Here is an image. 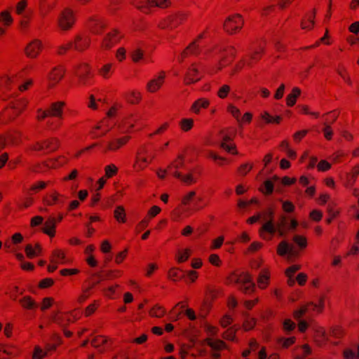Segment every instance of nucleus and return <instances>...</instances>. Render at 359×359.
<instances>
[{
    "label": "nucleus",
    "instance_id": "nucleus-28",
    "mask_svg": "<svg viewBox=\"0 0 359 359\" xmlns=\"http://www.w3.org/2000/svg\"><path fill=\"white\" fill-rule=\"evenodd\" d=\"M170 15L171 17L174 27L176 29L188 20L189 17V13L186 11H177Z\"/></svg>",
    "mask_w": 359,
    "mask_h": 359
},
{
    "label": "nucleus",
    "instance_id": "nucleus-22",
    "mask_svg": "<svg viewBox=\"0 0 359 359\" xmlns=\"http://www.w3.org/2000/svg\"><path fill=\"white\" fill-rule=\"evenodd\" d=\"M222 51L225 53V55L220 60L219 63L222 66H226L234 60L237 54V50L233 46H226L223 48Z\"/></svg>",
    "mask_w": 359,
    "mask_h": 359
},
{
    "label": "nucleus",
    "instance_id": "nucleus-15",
    "mask_svg": "<svg viewBox=\"0 0 359 359\" xmlns=\"http://www.w3.org/2000/svg\"><path fill=\"white\" fill-rule=\"evenodd\" d=\"M89 31L96 35L102 34L107 27L104 20L97 17H91L87 21Z\"/></svg>",
    "mask_w": 359,
    "mask_h": 359
},
{
    "label": "nucleus",
    "instance_id": "nucleus-45",
    "mask_svg": "<svg viewBox=\"0 0 359 359\" xmlns=\"http://www.w3.org/2000/svg\"><path fill=\"white\" fill-rule=\"evenodd\" d=\"M114 217L118 223L126 222V213L123 205H118L114 210Z\"/></svg>",
    "mask_w": 359,
    "mask_h": 359
},
{
    "label": "nucleus",
    "instance_id": "nucleus-49",
    "mask_svg": "<svg viewBox=\"0 0 359 359\" xmlns=\"http://www.w3.org/2000/svg\"><path fill=\"white\" fill-rule=\"evenodd\" d=\"M165 309L159 304L154 305L149 311V315L151 317L163 318L165 314Z\"/></svg>",
    "mask_w": 359,
    "mask_h": 359
},
{
    "label": "nucleus",
    "instance_id": "nucleus-5",
    "mask_svg": "<svg viewBox=\"0 0 359 359\" xmlns=\"http://www.w3.org/2000/svg\"><path fill=\"white\" fill-rule=\"evenodd\" d=\"M123 38L124 34L120 29H113L104 36L101 43V48L105 50H109L120 43Z\"/></svg>",
    "mask_w": 359,
    "mask_h": 359
},
{
    "label": "nucleus",
    "instance_id": "nucleus-10",
    "mask_svg": "<svg viewBox=\"0 0 359 359\" xmlns=\"http://www.w3.org/2000/svg\"><path fill=\"white\" fill-rule=\"evenodd\" d=\"M43 49V44L41 40L35 39L28 43L24 49L25 55L30 59H36L39 57Z\"/></svg>",
    "mask_w": 359,
    "mask_h": 359
},
{
    "label": "nucleus",
    "instance_id": "nucleus-26",
    "mask_svg": "<svg viewBox=\"0 0 359 359\" xmlns=\"http://www.w3.org/2000/svg\"><path fill=\"white\" fill-rule=\"evenodd\" d=\"M56 219L53 217H49L44 223L41 231L53 238L55 236Z\"/></svg>",
    "mask_w": 359,
    "mask_h": 359
},
{
    "label": "nucleus",
    "instance_id": "nucleus-12",
    "mask_svg": "<svg viewBox=\"0 0 359 359\" xmlns=\"http://www.w3.org/2000/svg\"><path fill=\"white\" fill-rule=\"evenodd\" d=\"M131 137L124 135L118 138L112 139L107 142L106 147L103 149V154L109 152H116L126 146L130 141Z\"/></svg>",
    "mask_w": 359,
    "mask_h": 359
},
{
    "label": "nucleus",
    "instance_id": "nucleus-50",
    "mask_svg": "<svg viewBox=\"0 0 359 359\" xmlns=\"http://www.w3.org/2000/svg\"><path fill=\"white\" fill-rule=\"evenodd\" d=\"M172 19H171V17L170 15H168L166 16L165 18L161 19L157 27L158 28L161 29H169V30H172L175 29L174 27V25H173V23L172 22Z\"/></svg>",
    "mask_w": 359,
    "mask_h": 359
},
{
    "label": "nucleus",
    "instance_id": "nucleus-17",
    "mask_svg": "<svg viewBox=\"0 0 359 359\" xmlns=\"http://www.w3.org/2000/svg\"><path fill=\"white\" fill-rule=\"evenodd\" d=\"M266 214L269 218V221H267L265 224H264L261 228L259 229V233L260 237L262 238H265L264 233L266 232L270 233L271 235H273L276 232V229L273 224V217H274V211L272 208H269L266 210Z\"/></svg>",
    "mask_w": 359,
    "mask_h": 359
},
{
    "label": "nucleus",
    "instance_id": "nucleus-3",
    "mask_svg": "<svg viewBox=\"0 0 359 359\" xmlns=\"http://www.w3.org/2000/svg\"><path fill=\"white\" fill-rule=\"evenodd\" d=\"M154 156L149 154L147 146L140 147L136 154L133 168L140 172L145 169L152 161Z\"/></svg>",
    "mask_w": 359,
    "mask_h": 359
},
{
    "label": "nucleus",
    "instance_id": "nucleus-64",
    "mask_svg": "<svg viewBox=\"0 0 359 359\" xmlns=\"http://www.w3.org/2000/svg\"><path fill=\"white\" fill-rule=\"evenodd\" d=\"M309 309H311L309 303L302 306L299 309L293 312V317L296 320L301 318Z\"/></svg>",
    "mask_w": 359,
    "mask_h": 359
},
{
    "label": "nucleus",
    "instance_id": "nucleus-25",
    "mask_svg": "<svg viewBox=\"0 0 359 359\" xmlns=\"http://www.w3.org/2000/svg\"><path fill=\"white\" fill-rule=\"evenodd\" d=\"M330 115H332V119L331 121L325 119V121L323 123L324 128L323 129L324 137L327 140H331L332 139L333 130L330 125L334 123L337 121L339 116V113H332L330 114Z\"/></svg>",
    "mask_w": 359,
    "mask_h": 359
},
{
    "label": "nucleus",
    "instance_id": "nucleus-40",
    "mask_svg": "<svg viewBox=\"0 0 359 359\" xmlns=\"http://www.w3.org/2000/svg\"><path fill=\"white\" fill-rule=\"evenodd\" d=\"M288 218L285 215H281L276 224V231L278 233L280 236H284L287 234L286 225L287 224Z\"/></svg>",
    "mask_w": 359,
    "mask_h": 359
},
{
    "label": "nucleus",
    "instance_id": "nucleus-27",
    "mask_svg": "<svg viewBox=\"0 0 359 359\" xmlns=\"http://www.w3.org/2000/svg\"><path fill=\"white\" fill-rule=\"evenodd\" d=\"M257 285L262 290L266 289L270 282V271L267 268L262 269L257 277Z\"/></svg>",
    "mask_w": 359,
    "mask_h": 359
},
{
    "label": "nucleus",
    "instance_id": "nucleus-30",
    "mask_svg": "<svg viewBox=\"0 0 359 359\" xmlns=\"http://www.w3.org/2000/svg\"><path fill=\"white\" fill-rule=\"evenodd\" d=\"M264 53V46H259L257 49L254 50L249 55V59L247 61V65L252 67L255 64L261 60Z\"/></svg>",
    "mask_w": 359,
    "mask_h": 359
},
{
    "label": "nucleus",
    "instance_id": "nucleus-56",
    "mask_svg": "<svg viewBox=\"0 0 359 359\" xmlns=\"http://www.w3.org/2000/svg\"><path fill=\"white\" fill-rule=\"evenodd\" d=\"M13 20L8 11H4L0 13V24L9 27L13 23Z\"/></svg>",
    "mask_w": 359,
    "mask_h": 359
},
{
    "label": "nucleus",
    "instance_id": "nucleus-24",
    "mask_svg": "<svg viewBox=\"0 0 359 359\" xmlns=\"http://www.w3.org/2000/svg\"><path fill=\"white\" fill-rule=\"evenodd\" d=\"M210 104V102L208 98H199L193 102L190 107V111L195 114H199L202 109H208Z\"/></svg>",
    "mask_w": 359,
    "mask_h": 359
},
{
    "label": "nucleus",
    "instance_id": "nucleus-43",
    "mask_svg": "<svg viewBox=\"0 0 359 359\" xmlns=\"http://www.w3.org/2000/svg\"><path fill=\"white\" fill-rule=\"evenodd\" d=\"M53 7V4L49 0H39V11L43 16L48 15Z\"/></svg>",
    "mask_w": 359,
    "mask_h": 359
},
{
    "label": "nucleus",
    "instance_id": "nucleus-34",
    "mask_svg": "<svg viewBox=\"0 0 359 359\" xmlns=\"http://www.w3.org/2000/svg\"><path fill=\"white\" fill-rule=\"evenodd\" d=\"M260 117L266 124L278 125L283 121V117L281 116L277 115L273 116L266 111L262 112L260 115Z\"/></svg>",
    "mask_w": 359,
    "mask_h": 359
},
{
    "label": "nucleus",
    "instance_id": "nucleus-42",
    "mask_svg": "<svg viewBox=\"0 0 359 359\" xmlns=\"http://www.w3.org/2000/svg\"><path fill=\"white\" fill-rule=\"evenodd\" d=\"M50 166V161H48L47 159L46 161L32 165L30 170L34 172H45L49 169H51Z\"/></svg>",
    "mask_w": 359,
    "mask_h": 359
},
{
    "label": "nucleus",
    "instance_id": "nucleus-14",
    "mask_svg": "<svg viewBox=\"0 0 359 359\" xmlns=\"http://www.w3.org/2000/svg\"><path fill=\"white\" fill-rule=\"evenodd\" d=\"M73 43L72 48L79 53H83L87 50L91 44V39L86 34H77L74 40L70 41Z\"/></svg>",
    "mask_w": 359,
    "mask_h": 359
},
{
    "label": "nucleus",
    "instance_id": "nucleus-60",
    "mask_svg": "<svg viewBox=\"0 0 359 359\" xmlns=\"http://www.w3.org/2000/svg\"><path fill=\"white\" fill-rule=\"evenodd\" d=\"M330 335L336 339H341L344 336V330L339 325L333 326L330 330Z\"/></svg>",
    "mask_w": 359,
    "mask_h": 359
},
{
    "label": "nucleus",
    "instance_id": "nucleus-48",
    "mask_svg": "<svg viewBox=\"0 0 359 359\" xmlns=\"http://www.w3.org/2000/svg\"><path fill=\"white\" fill-rule=\"evenodd\" d=\"M325 296L322 294L320 296L318 304L313 302H309V305L313 311H316L318 313H322L325 309Z\"/></svg>",
    "mask_w": 359,
    "mask_h": 359
},
{
    "label": "nucleus",
    "instance_id": "nucleus-36",
    "mask_svg": "<svg viewBox=\"0 0 359 359\" xmlns=\"http://www.w3.org/2000/svg\"><path fill=\"white\" fill-rule=\"evenodd\" d=\"M20 306L27 310L36 309L38 307L37 303L31 296H25L19 300Z\"/></svg>",
    "mask_w": 359,
    "mask_h": 359
},
{
    "label": "nucleus",
    "instance_id": "nucleus-59",
    "mask_svg": "<svg viewBox=\"0 0 359 359\" xmlns=\"http://www.w3.org/2000/svg\"><path fill=\"white\" fill-rule=\"evenodd\" d=\"M340 209L337 208L335 203L331 202L327 205V212L329 216L337 218L340 214Z\"/></svg>",
    "mask_w": 359,
    "mask_h": 359
},
{
    "label": "nucleus",
    "instance_id": "nucleus-62",
    "mask_svg": "<svg viewBox=\"0 0 359 359\" xmlns=\"http://www.w3.org/2000/svg\"><path fill=\"white\" fill-rule=\"evenodd\" d=\"M104 177L111 178L118 173V168L114 164H110L104 168Z\"/></svg>",
    "mask_w": 359,
    "mask_h": 359
},
{
    "label": "nucleus",
    "instance_id": "nucleus-52",
    "mask_svg": "<svg viewBox=\"0 0 359 359\" xmlns=\"http://www.w3.org/2000/svg\"><path fill=\"white\" fill-rule=\"evenodd\" d=\"M274 189L273 183L269 180H265L262 186L259 188V191L262 192L265 196L271 195Z\"/></svg>",
    "mask_w": 359,
    "mask_h": 359
},
{
    "label": "nucleus",
    "instance_id": "nucleus-41",
    "mask_svg": "<svg viewBox=\"0 0 359 359\" xmlns=\"http://www.w3.org/2000/svg\"><path fill=\"white\" fill-rule=\"evenodd\" d=\"M184 272L180 269L177 267H172L169 269L168 272V279L177 282L184 278Z\"/></svg>",
    "mask_w": 359,
    "mask_h": 359
},
{
    "label": "nucleus",
    "instance_id": "nucleus-2",
    "mask_svg": "<svg viewBox=\"0 0 359 359\" xmlns=\"http://www.w3.org/2000/svg\"><path fill=\"white\" fill-rule=\"evenodd\" d=\"M245 20L242 15L235 13L229 15L223 23V29L229 35H234L239 33L243 26Z\"/></svg>",
    "mask_w": 359,
    "mask_h": 359
},
{
    "label": "nucleus",
    "instance_id": "nucleus-61",
    "mask_svg": "<svg viewBox=\"0 0 359 359\" xmlns=\"http://www.w3.org/2000/svg\"><path fill=\"white\" fill-rule=\"evenodd\" d=\"M191 250L185 249L184 251H178L177 254V261L178 263H183L187 261L191 256Z\"/></svg>",
    "mask_w": 359,
    "mask_h": 359
},
{
    "label": "nucleus",
    "instance_id": "nucleus-38",
    "mask_svg": "<svg viewBox=\"0 0 359 359\" xmlns=\"http://www.w3.org/2000/svg\"><path fill=\"white\" fill-rule=\"evenodd\" d=\"M277 255L284 257L286 255L292 253V245H290L286 241H282L277 246Z\"/></svg>",
    "mask_w": 359,
    "mask_h": 359
},
{
    "label": "nucleus",
    "instance_id": "nucleus-6",
    "mask_svg": "<svg viewBox=\"0 0 359 359\" xmlns=\"http://www.w3.org/2000/svg\"><path fill=\"white\" fill-rule=\"evenodd\" d=\"M76 21L74 12L70 8H65L60 13L58 19V26L63 31L72 28Z\"/></svg>",
    "mask_w": 359,
    "mask_h": 359
},
{
    "label": "nucleus",
    "instance_id": "nucleus-54",
    "mask_svg": "<svg viewBox=\"0 0 359 359\" xmlns=\"http://www.w3.org/2000/svg\"><path fill=\"white\" fill-rule=\"evenodd\" d=\"M238 290L245 294L253 293L255 290V284L252 281V277L251 276L250 282H248L245 285L241 284Z\"/></svg>",
    "mask_w": 359,
    "mask_h": 359
},
{
    "label": "nucleus",
    "instance_id": "nucleus-31",
    "mask_svg": "<svg viewBox=\"0 0 359 359\" xmlns=\"http://www.w3.org/2000/svg\"><path fill=\"white\" fill-rule=\"evenodd\" d=\"M50 262L53 264H65L66 262V253L62 249H55L50 256Z\"/></svg>",
    "mask_w": 359,
    "mask_h": 359
},
{
    "label": "nucleus",
    "instance_id": "nucleus-20",
    "mask_svg": "<svg viewBox=\"0 0 359 359\" xmlns=\"http://www.w3.org/2000/svg\"><path fill=\"white\" fill-rule=\"evenodd\" d=\"M65 74V68L62 65L53 68L49 74L50 85L55 86L57 84L63 79Z\"/></svg>",
    "mask_w": 359,
    "mask_h": 359
},
{
    "label": "nucleus",
    "instance_id": "nucleus-21",
    "mask_svg": "<svg viewBox=\"0 0 359 359\" xmlns=\"http://www.w3.org/2000/svg\"><path fill=\"white\" fill-rule=\"evenodd\" d=\"M66 106L65 101H57L50 104L48 111L50 117L62 118L64 107Z\"/></svg>",
    "mask_w": 359,
    "mask_h": 359
},
{
    "label": "nucleus",
    "instance_id": "nucleus-33",
    "mask_svg": "<svg viewBox=\"0 0 359 359\" xmlns=\"http://www.w3.org/2000/svg\"><path fill=\"white\" fill-rule=\"evenodd\" d=\"M102 277L100 276V272H96L92 273L86 280L85 283L88 285L86 288L89 289L90 291L95 287L98 284L102 282Z\"/></svg>",
    "mask_w": 359,
    "mask_h": 359
},
{
    "label": "nucleus",
    "instance_id": "nucleus-35",
    "mask_svg": "<svg viewBox=\"0 0 359 359\" xmlns=\"http://www.w3.org/2000/svg\"><path fill=\"white\" fill-rule=\"evenodd\" d=\"M102 277V280H114L121 277L123 274V271L121 270H107L99 271Z\"/></svg>",
    "mask_w": 359,
    "mask_h": 359
},
{
    "label": "nucleus",
    "instance_id": "nucleus-9",
    "mask_svg": "<svg viewBox=\"0 0 359 359\" xmlns=\"http://www.w3.org/2000/svg\"><path fill=\"white\" fill-rule=\"evenodd\" d=\"M74 74L78 78L79 85L85 86L93 77L90 67L87 63H80L74 67Z\"/></svg>",
    "mask_w": 359,
    "mask_h": 359
},
{
    "label": "nucleus",
    "instance_id": "nucleus-13",
    "mask_svg": "<svg viewBox=\"0 0 359 359\" xmlns=\"http://www.w3.org/2000/svg\"><path fill=\"white\" fill-rule=\"evenodd\" d=\"M67 200V197L58 191L53 190L46 194L43 198V203L47 206H53L56 205H64Z\"/></svg>",
    "mask_w": 359,
    "mask_h": 359
},
{
    "label": "nucleus",
    "instance_id": "nucleus-1",
    "mask_svg": "<svg viewBox=\"0 0 359 359\" xmlns=\"http://www.w3.org/2000/svg\"><path fill=\"white\" fill-rule=\"evenodd\" d=\"M60 146V142L57 137H50L46 140L35 142L29 145L27 151H38L44 154H50L57 151Z\"/></svg>",
    "mask_w": 359,
    "mask_h": 359
},
{
    "label": "nucleus",
    "instance_id": "nucleus-23",
    "mask_svg": "<svg viewBox=\"0 0 359 359\" xmlns=\"http://www.w3.org/2000/svg\"><path fill=\"white\" fill-rule=\"evenodd\" d=\"M5 137L6 142H8L13 146H19L22 143L23 134L21 131L13 130L8 132Z\"/></svg>",
    "mask_w": 359,
    "mask_h": 359
},
{
    "label": "nucleus",
    "instance_id": "nucleus-51",
    "mask_svg": "<svg viewBox=\"0 0 359 359\" xmlns=\"http://www.w3.org/2000/svg\"><path fill=\"white\" fill-rule=\"evenodd\" d=\"M0 352H3L11 357H16L20 355V350L15 346H8L0 344Z\"/></svg>",
    "mask_w": 359,
    "mask_h": 359
},
{
    "label": "nucleus",
    "instance_id": "nucleus-19",
    "mask_svg": "<svg viewBox=\"0 0 359 359\" xmlns=\"http://www.w3.org/2000/svg\"><path fill=\"white\" fill-rule=\"evenodd\" d=\"M28 101L25 98H20L11 102L9 104V106L11 109L13 110L14 116L12 119H11V121H13L19 116L25 110Z\"/></svg>",
    "mask_w": 359,
    "mask_h": 359
},
{
    "label": "nucleus",
    "instance_id": "nucleus-53",
    "mask_svg": "<svg viewBox=\"0 0 359 359\" xmlns=\"http://www.w3.org/2000/svg\"><path fill=\"white\" fill-rule=\"evenodd\" d=\"M48 160V161H50L51 169L58 168L65 165L68 162L67 158L64 156H60L57 158H49Z\"/></svg>",
    "mask_w": 359,
    "mask_h": 359
},
{
    "label": "nucleus",
    "instance_id": "nucleus-37",
    "mask_svg": "<svg viewBox=\"0 0 359 359\" xmlns=\"http://www.w3.org/2000/svg\"><path fill=\"white\" fill-rule=\"evenodd\" d=\"M204 342L208 346H209L213 350H215V351H221V350H224V349H226L227 348L226 344L224 341H222L221 339H216V340L214 341L211 338H206L204 340Z\"/></svg>",
    "mask_w": 359,
    "mask_h": 359
},
{
    "label": "nucleus",
    "instance_id": "nucleus-11",
    "mask_svg": "<svg viewBox=\"0 0 359 359\" xmlns=\"http://www.w3.org/2000/svg\"><path fill=\"white\" fill-rule=\"evenodd\" d=\"M201 36H199L197 39H195L190 43L177 57V61L179 63H183L185 60L191 56H197L201 53V48L198 44V41Z\"/></svg>",
    "mask_w": 359,
    "mask_h": 359
},
{
    "label": "nucleus",
    "instance_id": "nucleus-44",
    "mask_svg": "<svg viewBox=\"0 0 359 359\" xmlns=\"http://www.w3.org/2000/svg\"><path fill=\"white\" fill-rule=\"evenodd\" d=\"M150 0H134L133 5L141 12L145 14L151 13Z\"/></svg>",
    "mask_w": 359,
    "mask_h": 359
},
{
    "label": "nucleus",
    "instance_id": "nucleus-8",
    "mask_svg": "<svg viewBox=\"0 0 359 359\" xmlns=\"http://www.w3.org/2000/svg\"><path fill=\"white\" fill-rule=\"evenodd\" d=\"M251 274L247 271L235 270L231 272L225 278L224 284L230 285L233 284H246L250 282Z\"/></svg>",
    "mask_w": 359,
    "mask_h": 359
},
{
    "label": "nucleus",
    "instance_id": "nucleus-55",
    "mask_svg": "<svg viewBox=\"0 0 359 359\" xmlns=\"http://www.w3.org/2000/svg\"><path fill=\"white\" fill-rule=\"evenodd\" d=\"M112 66L111 63L105 64L98 70V74L105 79H109L111 75Z\"/></svg>",
    "mask_w": 359,
    "mask_h": 359
},
{
    "label": "nucleus",
    "instance_id": "nucleus-63",
    "mask_svg": "<svg viewBox=\"0 0 359 359\" xmlns=\"http://www.w3.org/2000/svg\"><path fill=\"white\" fill-rule=\"evenodd\" d=\"M226 111L233 116L238 122H240L241 111L239 109L232 104H229L226 107Z\"/></svg>",
    "mask_w": 359,
    "mask_h": 359
},
{
    "label": "nucleus",
    "instance_id": "nucleus-16",
    "mask_svg": "<svg viewBox=\"0 0 359 359\" xmlns=\"http://www.w3.org/2000/svg\"><path fill=\"white\" fill-rule=\"evenodd\" d=\"M202 74L199 71L198 65L194 63L188 68L184 77V83L185 85H191L201 80Z\"/></svg>",
    "mask_w": 359,
    "mask_h": 359
},
{
    "label": "nucleus",
    "instance_id": "nucleus-7",
    "mask_svg": "<svg viewBox=\"0 0 359 359\" xmlns=\"http://www.w3.org/2000/svg\"><path fill=\"white\" fill-rule=\"evenodd\" d=\"M112 128L110 120L108 117H104L99 121L89 132L92 139H98L105 136Z\"/></svg>",
    "mask_w": 359,
    "mask_h": 359
},
{
    "label": "nucleus",
    "instance_id": "nucleus-29",
    "mask_svg": "<svg viewBox=\"0 0 359 359\" xmlns=\"http://www.w3.org/2000/svg\"><path fill=\"white\" fill-rule=\"evenodd\" d=\"M316 9L313 8L310 13H307L301 22L302 29L311 30L314 27V20L316 18Z\"/></svg>",
    "mask_w": 359,
    "mask_h": 359
},
{
    "label": "nucleus",
    "instance_id": "nucleus-32",
    "mask_svg": "<svg viewBox=\"0 0 359 359\" xmlns=\"http://www.w3.org/2000/svg\"><path fill=\"white\" fill-rule=\"evenodd\" d=\"M127 103L133 105L138 104L142 101V94L137 90H131L124 95Z\"/></svg>",
    "mask_w": 359,
    "mask_h": 359
},
{
    "label": "nucleus",
    "instance_id": "nucleus-46",
    "mask_svg": "<svg viewBox=\"0 0 359 359\" xmlns=\"http://www.w3.org/2000/svg\"><path fill=\"white\" fill-rule=\"evenodd\" d=\"M359 175V163L353 166L351 170L346 174V183L353 186Z\"/></svg>",
    "mask_w": 359,
    "mask_h": 359
},
{
    "label": "nucleus",
    "instance_id": "nucleus-39",
    "mask_svg": "<svg viewBox=\"0 0 359 359\" xmlns=\"http://www.w3.org/2000/svg\"><path fill=\"white\" fill-rule=\"evenodd\" d=\"M301 89L298 87H294L292 89V91L290 94H288L286 97V104L287 107H293L296 102L297 99L301 95Z\"/></svg>",
    "mask_w": 359,
    "mask_h": 359
},
{
    "label": "nucleus",
    "instance_id": "nucleus-57",
    "mask_svg": "<svg viewBox=\"0 0 359 359\" xmlns=\"http://www.w3.org/2000/svg\"><path fill=\"white\" fill-rule=\"evenodd\" d=\"M292 241L299 247L301 250L306 248L308 245L307 238L304 236L294 235Z\"/></svg>",
    "mask_w": 359,
    "mask_h": 359
},
{
    "label": "nucleus",
    "instance_id": "nucleus-47",
    "mask_svg": "<svg viewBox=\"0 0 359 359\" xmlns=\"http://www.w3.org/2000/svg\"><path fill=\"white\" fill-rule=\"evenodd\" d=\"M149 3L150 4L151 9L153 8L166 9L170 8L172 5L170 0H150Z\"/></svg>",
    "mask_w": 359,
    "mask_h": 359
},
{
    "label": "nucleus",
    "instance_id": "nucleus-4",
    "mask_svg": "<svg viewBox=\"0 0 359 359\" xmlns=\"http://www.w3.org/2000/svg\"><path fill=\"white\" fill-rule=\"evenodd\" d=\"M79 318L74 311L70 312L57 311L53 312L51 314L52 321L62 327H66L70 323H74Z\"/></svg>",
    "mask_w": 359,
    "mask_h": 359
},
{
    "label": "nucleus",
    "instance_id": "nucleus-18",
    "mask_svg": "<svg viewBox=\"0 0 359 359\" xmlns=\"http://www.w3.org/2000/svg\"><path fill=\"white\" fill-rule=\"evenodd\" d=\"M165 77V72H161L157 78L153 79L147 83L146 86L147 91L151 93H154L159 90L164 83Z\"/></svg>",
    "mask_w": 359,
    "mask_h": 359
},
{
    "label": "nucleus",
    "instance_id": "nucleus-58",
    "mask_svg": "<svg viewBox=\"0 0 359 359\" xmlns=\"http://www.w3.org/2000/svg\"><path fill=\"white\" fill-rule=\"evenodd\" d=\"M180 126L182 131L188 132L194 127V119L182 118L180 122Z\"/></svg>",
    "mask_w": 359,
    "mask_h": 359
}]
</instances>
